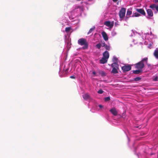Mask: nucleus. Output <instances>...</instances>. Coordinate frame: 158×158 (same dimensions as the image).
<instances>
[{"label":"nucleus","mask_w":158,"mask_h":158,"mask_svg":"<svg viewBox=\"0 0 158 158\" xmlns=\"http://www.w3.org/2000/svg\"><path fill=\"white\" fill-rule=\"evenodd\" d=\"M148 58L145 57L143 58L141 61L135 64V68L138 69L142 70L144 67V63H148Z\"/></svg>","instance_id":"f257e3e1"},{"label":"nucleus","mask_w":158,"mask_h":158,"mask_svg":"<svg viewBox=\"0 0 158 158\" xmlns=\"http://www.w3.org/2000/svg\"><path fill=\"white\" fill-rule=\"evenodd\" d=\"M78 43L81 45H84L82 48V49L85 50L88 48V43L86 40L84 38H81L78 40Z\"/></svg>","instance_id":"f03ea898"},{"label":"nucleus","mask_w":158,"mask_h":158,"mask_svg":"<svg viewBox=\"0 0 158 158\" xmlns=\"http://www.w3.org/2000/svg\"><path fill=\"white\" fill-rule=\"evenodd\" d=\"M126 12V9L125 8H122L119 11L118 15L121 20H123L125 17Z\"/></svg>","instance_id":"7ed1b4c3"},{"label":"nucleus","mask_w":158,"mask_h":158,"mask_svg":"<svg viewBox=\"0 0 158 158\" xmlns=\"http://www.w3.org/2000/svg\"><path fill=\"white\" fill-rule=\"evenodd\" d=\"M131 66L129 64L124 65L122 67V69L124 72L128 71L131 70Z\"/></svg>","instance_id":"20e7f679"},{"label":"nucleus","mask_w":158,"mask_h":158,"mask_svg":"<svg viewBox=\"0 0 158 158\" xmlns=\"http://www.w3.org/2000/svg\"><path fill=\"white\" fill-rule=\"evenodd\" d=\"M136 11L139 14L143 16H145L146 14L144 10L142 8H135Z\"/></svg>","instance_id":"39448f33"},{"label":"nucleus","mask_w":158,"mask_h":158,"mask_svg":"<svg viewBox=\"0 0 158 158\" xmlns=\"http://www.w3.org/2000/svg\"><path fill=\"white\" fill-rule=\"evenodd\" d=\"M104 24L108 27L112 28L114 26V22L113 21L111 22L110 21H106L104 22Z\"/></svg>","instance_id":"423d86ee"},{"label":"nucleus","mask_w":158,"mask_h":158,"mask_svg":"<svg viewBox=\"0 0 158 158\" xmlns=\"http://www.w3.org/2000/svg\"><path fill=\"white\" fill-rule=\"evenodd\" d=\"M78 9H79V11L80 12L83 11L84 10V7L83 6H75L73 11L74 12L76 11V10Z\"/></svg>","instance_id":"0eeeda50"},{"label":"nucleus","mask_w":158,"mask_h":158,"mask_svg":"<svg viewBox=\"0 0 158 158\" xmlns=\"http://www.w3.org/2000/svg\"><path fill=\"white\" fill-rule=\"evenodd\" d=\"M102 46L104 47L107 50H110V46L107 45L105 44L104 41L102 42Z\"/></svg>","instance_id":"6e6552de"},{"label":"nucleus","mask_w":158,"mask_h":158,"mask_svg":"<svg viewBox=\"0 0 158 158\" xmlns=\"http://www.w3.org/2000/svg\"><path fill=\"white\" fill-rule=\"evenodd\" d=\"M102 35L104 40L107 41L108 40V37L105 32L103 31L102 32Z\"/></svg>","instance_id":"1a4fd4ad"},{"label":"nucleus","mask_w":158,"mask_h":158,"mask_svg":"<svg viewBox=\"0 0 158 158\" xmlns=\"http://www.w3.org/2000/svg\"><path fill=\"white\" fill-rule=\"evenodd\" d=\"M103 57L108 59L109 57V54L108 51H106L103 53Z\"/></svg>","instance_id":"9d476101"},{"label":"nucleus","mask_w":158,"mask_h":158,"mask_svg":"<svg viewBox=\"0 0 158 158\" xmlns=\"http://www.w3.org/2000/svg\"><path fill=\"white\" fill-rule=\"evenodd\" d=\"M107 59L102 57V58L100 60V62L102 64L106 63L107 62Z\"/></svg>","instance_id":"9b49d317"},{"label":"nucleus","mask_w":158,"mask_h":158,"mask_svg":"<svg viewBox=\"0 0 158 158\" xmlns=\"http://www.w3.org/2000/svg\"><path fill=\"white\" fill-rule=\"evenodd\" d=\"M148 15L149 17H152L153 16V13L152 10L150 9H148L147 10Z\"/></svg>","instance_id":"f8f14e48"},{"label":"nucleus","mask_w":158,"mask_h":158,"mask_svg":"<svg viewBox=\"0 0 158 158\" xmlns=\"http://www.w3.org/2000/svg\"><path fill=\"white\" fill-rule=\"evenodd\" d=\"M110 111L114 115L116 116L117 115L118 113L115 108H112L110 110Z\"/></svg>","instance_id":"ddd939ff"},{"label":"nucleus","mask_w":158,"mask_h":158,"mask_svg":"<svg viewBox=\"0 0 158 158\" xmlns=\"http://www.w3.org/2000/svg\"><path fill=\"white\" fill-rule=\"evenodd\" d=\"M82 96L84 99L85 100L89 99L90 98L89 95L87 93L83 95Z\"/></svg>","instance_id":"4468645a"},{"label":"nucleus","mask_w":158,"mask_h":158,"mask_svg":"<svg viewBox=\"0 0 158 158\" xmlns=\"http://www.w3.org/2000/svg\"><path fill=\"white\" fill-rule=\"evenodd\" d=\"M142 72V70L138 69V70L133 71V73L135 74H139Z\"/></svg>","instance_id":"2eb2a0df"},{"label":"nucleus","mask_w":158,"mask_h":158,"mask_svg":"<svg viewBox=\"0 0 158 158\" xmlns=\"http://www.w3.org/2000/svg\"><path fill=\"white\" fill-rule=\"evenodd\" d=\"M112 68H115L116 69H118V65L116 62H114L111 65Z\"/></svg>","instance_id":"dca6fc26"},{"label":"nucleus","mask_w":158,"mask_h":158,"mask_svg":"<svg viewBox=\"0 0 158 158\" xmlns=\"http://www.w3.org/2000/svg\"><path fill=\"white\" fill-rule=\"evenodd\" d=\"M153 55L156 58L158 59V49H156L154 52Z\"/></svg>","instance_id":"f3484780"},{"label":"nucleus","mask_w":158,"mask_h":158,"mask_svg":"<svg viewBox=\"0 0 158 158\" xmlns=\"http://www.w3.org/2000/svg\"><path fill=\"white\" fill-rule=\"evenodd\" d=\"M140 16V14L138 12H135L133 13V15L131 16L132 17H139Z\"/></svg>","instance_id":"a211bd4d"},{"label":"nucleus","mask_w":158,"mask_h":158,"mask_svg":"<svg viewBox=\"0 0 158 158\" xmlns=\"http://www.w3.org/2000/svg\"><path fill=\"white\" fill-rule=\"evenodd\" d=\"M118 69H116V68H113L112 70L111 71V73L114 74L118 73Z\"/></svg>","instance_id":"6ab92c4d"},{"label":"nucleus","mask_w":158,"mask_h":158,"mask_svg":"<svg viewBox=\"0 0 158 158\" xmlns=\"http://www.w3.org/2000/svg\"><path fill=\"white\" fill-rule=\"evenodd\" d=\"M132 14V11L130 10L129 9L127 10L126 15L127 16H130Z\"/></svg>","instance_id":"aec40b11"},{"label":"nucleus","mask_w":158,"mask_h":158,"mask_svg":"<svg viewBox=\"0 0 158 158\" xmlns=\"http://www.w3.org/2000/svg\"><path fill=\"white\" fill-rule=\"evenodd\" d=\"M157 5L155 4H152L149 7L152 8L153 10H154V8H156V7Z\"/></svg>","instance_id":"412c9836"},{"label":"nucleus","mask_w":158,"mask_h":158,"mask_svg":"<svg viewBox=\"0 0 158 158\" xmlns=\"http://www.w3.org/2000/svg\"><path fill=\"white\" fill-rule=\"evenodd\" d=\"M102 46V43H99V44H97L96 45V47L98 48V49H100V48H101V47Z\"/></svg>","instance_id":"4be33fe9"},{"label":"nucleus","mask_w":158,"mask_h":158,"mask_svg":"<svg viewBox=\"0 0 158 158\" xmlns=\"http://www.w3.org/2000/svg\"><path fill=\"white\" fill-rule=\"evenodd\" d=\"M95 28V27H93L91 28L90 29L89 31L88 32V34H89L90 33H91L93 31H94Z\"/></svg>","instance_id":"5701e85b"},{"label":"nucleus","mask_w":158,"mask_h":158,"mask_svg":"<svg viewBox=\"0 0 158 158\" xmlns=\"http://www.w3.org/2000/svg\"><path fill=\"white\" fill-rule=\"evenodd\" d=\"M71 28L70 27H66L65 29V31L66 32H68L70 31L71 30Z\"/></svg>","instance_id":"b1692460"},{"label":"nucleus","mask_w":158,"mask_h":158,"mask_svg":"<svg viewBox=\"0 0 158 158\" xmlns=\"http://www.w3.org/2000/svg\"><path fill=\"white\" fill-rule=\"evenodd\" d=\"M118 60V59L115 56H114L113 59V61L114 62H116Z\"/></svg>","instance_id":"393cba45"},{"label":"nucleus","mask_w":158,"mask_h":158,"mask_svg":"<svg viewBox=\"0 0 158 158\" xmlns=\"http://www.w3.org/2000/svg\"><path fill=\"white\" fill-rule=\"evenodd\" d=\"M141 79V78L139 77H137L135 78L134 80L135 81H139Z\"/></svg>","instance_id":"a878e982"},{"label":"nucleus","mask_w":158,"mask_h":158,"mask_svg":"<svg viewBox=\"0 0 158 158\" xmlns=\"http://www.w3.org/2000/svg\"><path fill=\"white\" fill-rule=\"evenodd\" d=\"M127 16L126 15V16H125V17L124 18V20L126 22H127L128 21L129 18L130 17V16Z\"/></svg>","instance_id":"bb28decb"},{"label":"nucleus","mask_w":158,"mask_h":158,"mask_svg":"<svg viewBox=\"0 0 158 158\" xmlns=\"http://www.w3.org/2000/svg\"><path fill=\"white\" fill-rule=\"evenodd\" d=\"M110 100V97H106L105 98V100L106 101H109Z\"/></svg>","instance_id":"cd10ccee"},{"label":"nucleus","mask_w":158,"mask_h":158,"mask_svg":"<svg viewBox=\"0 0 158 158\" xmlns=\"http://www.w3.org/2000/svg\"><path fill=\"white\" fill-rule=\"evenodd\" d=\"M103 92V91L101 89L99 90L98 92V93L100 94H102Z\"/></svg>","instance_id":"c85d7f7f"},{"label":"nucleus","mask_w":158,"mask_h":158,"mask_svg":"<svg viewBox=\"0 0 158 158\" xmlns=\"http://www.w3.org/2000/svg\"><path fill=\"white\" fill-rule=\"evenodd\" d=\"M153 81H158V77L157 76L156 77L154 78L153 79Z\"/></svg>","instance_id":"c756f323"},{"label":"nucleus","mask_w":158,"mask_h":158,"mask_svg":"<svg viewBox=\"0 0 158 158\" xmlns=\"http://www.w3.org/2000/svg\"><path fill=\"white\" fill-rule=\"evenodd\" d=\"M70 77L72 79H75V77L74 75L70 76Z\"/></svg>","instance_id":"7c9ffc66"},{"label":"nucleus","mask_w":158,"mask_h":158,"mask_svg":"<svg viewBox=\"0 0 158 158\" xmlns=\"http://www.w3.org/2000/svg\"><path fill=\"white\" fill-rule=\"evenodd\" d=\"M98 106L100 108H103V106H102V105H98Z\"/></svg>","instance_id":"2f4dec72"},{"label":"nucleus","mask_w":158,"mask_h":158,"mask_svg":"<svg viewBox=\"0 0 158 158\" xmlns=\"http://www.w3.org/2000/svg\"><path fill=\"white\" fill-rule=\"evenodd\" d=\"M156 10L158 12V5H157L156 8Z\"/></svg>","instance_id":"473e14b6"},{"label":"nucleus","mask_w":158,"mask_h":158,"mask_svg":"<svg viewBox=\"0 0 158 158\" xmlns=\"http://www.w3.org/2000/svg\"><path fill=\"white\" fill-rule=\"evenodd\" d=\"M113 0V1L114 2H116L117 1H118V0Z\"/></svg>","instance_id":"72a5a7b5"},{"label":"nucleus","mask_w":158,"mask_h":158,"mask_svg":"<svg viewBox=\"0 0 158 158\" xmlns=\"http://www.w3.org/2000/svg\"><path fill=\"white\" fill-rule=\"evenodd\" d=\"M146 64H147L148 66V67H149V66H151V64H147V63H146Z\"/></svg>","instance_id":"f704fd0d"},{"label":"nucleus","mask_w":158,"mask_h":158,"mask_svg":"<svg viewBox=\"0 0 158 158\" xmlns=\"http://www.w3.org/2000/svg\"><path fill=\"white\" fill-rule=\"evenodd\" d=\"M93 74H94V75H95L96 74V72H94H94H93Z\"/></svg>","instance_id":"c9c22d12"},{"label":"nucleus","mask_w":158,"mask_h":158,"mask_svg":"<svg viewBox=\"0 0 158 158\" xmlns=\"http://www.w3.org/2000/svg\"><path fill=\"white\" fill-rule=\"evenodd\" d=\"M102 73V75H104V76H105V73H104V72H103V73Z\"/></svg>","instance_id":"e433bc0d"},{"label":"nucleus","mask_w":158,"mask_h":158,"mask_svg":"<svg viewBox=\"0 0 158 158\" xmlns=\"http://www.w3.org/2000/svg\"><path fill=\"white\" fill-rule=\"evenodd\" d=\"M155 2L158 3V0H155Z\"/></svg>","instance_id":"4c0bfd02"},{"label":"nucleus","mask_w":158,"mask_h":158,"mask_svg":"<svg viewBox=\"0 0 158 158\" xmlns=\"http://www.w3.org/2000/svg\"><path fill=\"white\" fill-rule=\"evenodd\" d=\"M89 1H92V0H88Z\"/></svg>","instance_id":"58836bf2"}]
</instances>
